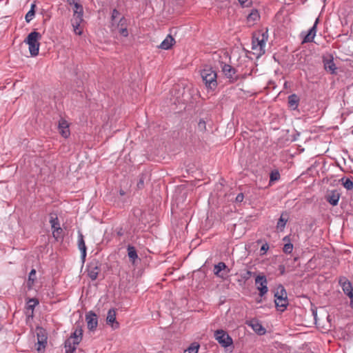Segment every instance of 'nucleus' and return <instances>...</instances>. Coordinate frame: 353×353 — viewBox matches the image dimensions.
<instances>
[{"instance_id":"393cba45","label":"nucleus","mask_w":353,"mask_h":353,"mask_svg":"<svg viewBox=\"0 0 353 353\" xmlns=\"http://www.w3.org/2000/svg\"><path fill=\"white\" fill-rule=\"evenodd\" d=\"M73 15L72 17H83V6L80 3V1L72 6Z\"/></svg>"},{"instance_id":"4be33fe9","label":"nucleus","mask_w":353,"mask_h":353,"mask_svg":"<svg viewBox=\"0 0 353 353\" xmlns=\"http://www.w3.org/2000/svg\"><path fill=\"white\" fill-rule=\"evenodd\" d=\"M123 27H128V20L124 17H121L118 21L112 23L111 30L112 32H117V29Z\"/></svg>"},{"instance_id":"c85d7f7f","label":"nucleus","mask_w":353,"mask_h":353,"mask_svg":"<svg viewBox=\"0 0 353 353\" xmlns=\"http://www.w3.org/2000/svg\"><path fill=\"white\" fill-rule=\"evenodd\" d=\"M248 21L249 22H254L259 19V14L256 10H253L252 12L248 14Z\"/></svg>"},{"instance_id":"6e6552de","label":"nucleus","mask_w":353,"mask_h":353,"mask_svg":"<svg viewBox=\"0 0 353 353\" xmlns=\"http://www.w3.org/2000/svg\"><path fill=\"white\" fill-rule=\"evenodd\" d=\"M37 350L39 352H43L47 345V332L46 330L42 327H37Z\"/></svg>"},{"instance_id":"f257e3e1","label":"nucleus","mask_w":353,"mask_h":353,"mask_svg":"<svg viewBox=\"0 0 353 353\" xmlns=\"http://www.w3.org/2000/svg\"><path fill=\"white\" fill-rule=\"evenodd\" d=\"M202 80L208 90L214 91L217 88V74L210 67H205L201 70Z\"/></svg>"},{"instance_id":"b1692460","label":"nucleus","mask_w":353,"mask_h":353,"mask_svg":"<svg viewBox=\"0 0 353 353\" xmlns=\"http://www.w3.org/2000/svg\"><path fill=\"white\" fill-rule=\"evenodd\" d=\"M299 98L295 94H292L288 97V105L293 110H296L299 105Z\"/></svg>"},{"instance_id":"cd10ccee","label":"nucleus","mask_w":353,"mask_h":353,"mask_svg":"<svg viewBox=\"0 0 353 353\" xmlns=\"http://www.w3.org/2000/svg\"><path fill=\"white\" fill-rule=\"evenodd\" d=\"M36 8V6L34 4H32L30 10L28 12V13L26 14L25 19L27 23H30L35 14V10L34 8Z\"/></svg>"},{"instance_id":"f03ea898","label":"nucleus","mask_w":353,"mask_h":353,"mask_svg":"<svg viewBox=\"0 0 353 353\" xmlns=\"http://www.w3.org/2000/svg\"><path fill=\"white\" fill-rule=\"evenodd\" d=\"M83 330L79 325H77L75 330L71 336L65 341V353H73L76 349L77 345L82 340Z\"/></svg>"},{"instance_id":"39448f33","label":"nucleus","mask_w":353,"mask_h":353,"mask_svg":"<svg viewBox=\"0 0 353 353\" xmlns=\"http://www.w3.org/2000/svg\"><path fill=\"white\" fill-rule=\"evenodd\" d=\"M221 68V72L230 83H234L239 79V76L236 74V70L232 65L222 62Z\"/></svg>"},{"instance_id":"aec40b11","label":"nucleus","mask_w":353,"mask_h":353,"mask_svg":"<svg viewBox=\"0 0 353 353\" xmlns=\"http://www.w3.org/2000/svg\"><path fill=\"white\" fill-rule=\"evenodd\" d=\"M78 248L81 251V258L83 262H84L86 257L87 248L83 239V235L80 231L78 232Z\"/></svg>"},{"instance_id":"473e14b6","label":"nucleus","mask_w":353,"mask_h":353,"mask_svg":"<svg viewBox=\"0 0 353 353\" xmlns=\"http://www.w3.org/2000/svg\"><path fill=\"white\" fill-rule=\"evenodd\" d=\"M199 348V345L196 343H193L184 351V353H198Z\"/></svg>"},{"instance_id":"a19ab883","label":"nucleus","mask_w":353,"mask_h":353,"mask_svg":"<svg viewBox=\"0 0 353 353\" xmlns=\"http://www.w3.org/2000/svg\"><path fill=\"white\" fill-rule=\"evenodd\" d=\"M35 276H36V270L34 269H32L30 271V272L29 273V276H28L29 281H32V283H33L35 280Z\"/></svg>"},{"instance_id":"ddd939ff","label":"nucleus","mask_w":353,"mask_h":353,"mask_svg":"<svg viewBox=\"0 0 353 353\" xmlns=\"http://www.w3.org/2000/svg\"><path fill=\"white\" fill-rule=\"evenodd\" d=\"M85 321L88 328L90 331L95 330L98 325V319L97 314L92 311L88 312L85 314Z\"/></svg>"},{"instance_id":"f704fd0d","label":"nucleus","mask_w":353,"mask_h":353,"mask_svg":"<svg viewBox=\"0 0 353 353\" xmlns=\"http://www.w3.org/2000/svg\"><path fill=\"white\" fill-rule=\"evenodd\" d=\"M120 16V12L119 11L114 8L112 10V13H111V21L110 23H114L117 21V19L119 18V17Z\"/></svg>"},{"instance_id":"6ab92c4d","label":"nucleus","mask_w":353,"mask_h":353,"mask_svg":"<svg viewBox=\"0 0 353 353\" xmlns=\"http://www.w3.org/2000/svg\"><path fill=\"white\" fill-rule=\"evenodd\" d=\"M319 22V19H316L313 26L310 29L307 34H306L303 39V43H310L313 41L314 38L316 33V26Z\"/></svg>"},{"instance_id":"8fccbe9b","label":"nucleus","mask_w":353,"mask_h":353,"mask_svg":"<svg viewBox=\"0 0 353 353\" xmlns=\"http://www.w3.org/2000/svg\"><path fill=\"white\" fill-rule=\"evenodd\" d=\"M244 78H245V74L242 76V79H244Z\"/></svg>"},{"instance_id":"20e7f679","label":"nucleus","mask_w":353,"mask_h":353,"mask_svg":"<svg viewBox=\"0 0 353 353\" xmlns=\"http://www.w3.org/2000/svg\"><path fill=\"white\" fill-rule=\"evenodd\" d=\"M41 34L37 32H31L24 40V42L28 45L30 54L32 57L38 55L39 51L40 43L39 41L41 39Z\"/></svg>"},{"instance_id":"412c9836","label":"nucleus","mask_w":353,"mask_h":353,"mask_svg":"<svg viewBox=\"0 0 353 353\" xmlns=\"http://www.w3.org/2000/svg\"><path fill=\"white\" fill-rule=\"evenodd\" d=\"M323 64L324 68L327 72H329L331 74H334L336 72V67L332 57L328 59L324 58Z\"/></svg>"},{"instance_id":"37998d69","label":"nucleus","mask_w":353,"mask_h":353,"mask_svg":"<svg viewBox=\"0 0 353 353\" xmlns=\"http://www.w3.org/2000/svg\"><path fill=\"white\" fill-rule=\"evenodd\" d=\"M252 274V272L251 271L248 270L242 275V278L245 280H248L251 277Z\"/></svg>"},{"instance_id":"1a4fd4ad","label":"nucleus","mask_w":353,"mask_h":353,"mask_svg":"<svg viewBox=\"0 0 353 353\" xmlns=\"http://www.w3.org/2000/svg\"><path fill=\"white\" fill-rule=\"evenodd\" d=\"M339 282L343 292L350 299V305L353 308V288L351 283L345 276L341 277Z\"/></svg>"},{"instance_id":"bb28decb","label":"nucleus","mask_w":353,"mask_h":353,"mask_svg":"<svg viewBox=\"0 0 353 353\" xmlns=\"http://www.w3.org/2000/svg\"><path fill=\"white\" fill-rule=\"evenodd\" d=\"M128 256L133 263H134L135 260L138 259V255L137 253V250L132 245H128Z\"/></svg>"},{"instance_id":"7c9ffc66","label":"nucleus","mask_w":353,"mask_h":353,"mask_svg":"<svg viewBox=\"0 0 353 353\" xmlns=\"http://www.w3.org/2000/svg\"><path fill=\"white\" fill-rule=\"evenodd\" d=\"M280 173L277 170H272L270 174V184L272 182L279 180Z\"/></svg>"},{"instance_id":"c03bdc74","label":"nucleus","mask_w":353,"mask_h":353,"mask_svg":"<svg viewBox=\"0 0 353 353\" xmlns=\"http://www.w3.org/2000/svg\"><path fill=\"white\" fill-rule=\"evenodd\" d=\"M244 195L243 193H239L235 199L236 202L241 203L243 201Z\"/></svg>"},{"instance_id":"2f4dec72","label":"nucleus","mask_w":353,"mask_h":353,"mask_svg":"<svg viewBox=\"0 0 353 353\" xmlns=\"http://www.w3.org/2000/svg\"><path fill=\"white\" fill-rule=\"evenodd\" d=\"M341 181L342 184L347 190H350L353 188V182L349 178H342Z\"/></svg>"},{"instance_id":"72a5a7b5","label":"nucleus","mask_w":353,"mask_h":353,"mask_svg":"<svg viewBox=\"0 0 353 353\" xmlns=\"http://www.w3.org/2000/svg\"><path fill=\"white\" fill-rule=\"evenodd\" d=\"M50 223L51 224L52 230H53L56 228H59V221L57 216H50Z\"/></svg>"},{"instance_id":"58836bf2","label":"nucleus","mask_w":353,"mask_h":353,"mask_svg":"<svg viewBox=\"0 0 353 353\" xmlns=\"http://www.w3.org/2000/svg\"><path fill=\"white\" fill-rule=\"evenodd\" d=\"M198 130L202 132L206 130V123L203 120L199 121L198 123Z\"/></svg>"},{"instance_id":"f8f14e48","label":"nucleus","mask_w":353,"mask_h":353,"mask_svg":"<svg viewBox=\"0 0 353 353\" xmlns=\"http://www.w3.org/2000/svg\"><path fill=\"white\" fill-rule=\"evenodd\" d=\"M213 271L216 276L221 279H225L230 272V270L223 262H219L218 264L215 265Z\"/></svg>"},{"instance_id":"a878e982","label":"nucleus","mask_w":353,"mask_h":353,"mask_svg":"<svg viewBox=\"0 0 353 353\" xmlns=\"http://www.w3.org/2000/svg\"><path fill=\"white\" fill-rule=\"evenodd\" d=\"M288 222V216L286 214L282 213L276 224V228L283 231L285 227L286 223Z\"/></svg>"},{"instance_id":"423d86ee","label":"nucleus","mask_w":353,"mask_h":353,"mask_svg":"<svg viewBox=\"0 0 353 353\" xmlns=\"http://www.w3.org/2000/svg\"><path fill=\"white\" fill-rule=\"evenodd\" d=\"M275 305L277 309L281 312L284 311L288 305L287 293L285 290L282 287L280 292H277L275 295Z\"/></svg>"},{"instance_id":"49530a36","label":"nucleus","mask_w":353,"mask_h":353,"mask_svg":"<svg viewBox=\"0 0 353 353\" xmlns=\"http://www.w3.org/2000/svg\"><path fill=\"white\" fill-rule=\"evenodd\" d=\"M248 0H239V3L243 6H247L246 3Z\"/></svg>"},{"instance_id":"4c0bfd02","label":"nucleus","mask_w":353,"mask_h":353,"mask_svg":"<svg viewBox=\"0 0 353 353\" xmlns=\"http://www.w3.org/2000/svg\"><path fill=\"white\" fill-rule=\"evenodd\" d=\"M145 179V175L141 174L139 176V181L137 182V186L139 189H142L144 187V182Z\"/></svg>"},{"instance_id":"2eb2a0df","label":"nucleus","mask_w":353,"mask_h":353,"mask_svg":"<svg viewBox=\"0 0 353 353\" xmlns=\"http://www.w3.org/2000/svg\"><path fill=\"white\" fill-rule=\"evenodd\" d=\"M107 324L110 325L114 330L119 327V323L116 320V310L113 308L110 309L106 317Z\"/></svg>"},{"instance_id":"4468645a","label":"nucleus","mask_w":353,"mask_h":353,"mask_svg":"<svg viewBox=\"0 0 353 353\" xmlns=\"http://www.w3.org/2000/svg\"><path fill=\"white\" fill-rule=\"evenodd\" d=\"M84 22L83 17H72L71 19L74 32L77 35H81L83 32L82 23Z\"/></svg>"},{"instance_id":"c9c22d12","label":"nucleus","mask_w":353,"mask_h":353,"mask_svg":"<svg viewBox=\"0 0 353 353\" xmlns=\"http://www.w3.org/2000/svg\"><path fill=\"white\" fill-rule=\"evenodd\" d=\"M293 250V244L291 243H287L284 245L283 251L285 254H290Z\"/></svg>"},{"instance_id":"c756f323","label":"nucleus","mask_w":353,"mask_h":353,"mask_svg":"<svg viewBox=\"0 0 353 353\" xmlns=\"http://www.w3.org/2000/svg\"><path fill=\"white\" fill-rule=\"evenodd\" d=\"M52 235L53 237L57 240L59 241V239H63V229L59 228H56L52 230Z\"/></svg>"},{"instance_id":"5701e85b","label":"nucleus","mask_w":353,"mask_h":353,"mask_svg":"<svg viewBox=\"0 0 353 353\" xmlns=\"http://www.w3.org/2000/svg\"><path fill=\"white\" fill-rule=\"evenodd\" d=\"M174 43V39L170 34H168L165 37V39L161 42V43L159 46V48L163 50H169Z\"/></svg>"},{"instance_id":"de8ad7c7","label":"nucleus","mask_w":353,"mask_h":353,"mask_svg":"<svg viewBox=\"0 0 353 353\" xmlns=\"http://www.w3.org/2000/svg\"><path fill=\"white\" fill-rule=\"evenodd\" d=\"M289 237L288 236H285L283 239V241H289Z\"/></svg>"},{"instance_id":"a211bd4d","label":"nucleus","mask_w":353,"mask_h":353,"mask_svg":"<svg viewBox=\"0 0 353 353\" xmlns=\"http://www.w3.org/2000/svg\"><path fill=\"white\" fill-rule=\"evenodd\" d=\"M247 325L251 327L253 329V330L259 335H262L265 333V329L256 319H251L250 321L247 322Z\"/></svg>"},{"instance_id":"0eeeda50","label":"nucleus","mask_w":353,"mask_h":353,"mask_svg":"<svg viewBox=\"0 0 353 353\" xmlns=\"http://www.w3.org/2000/svg\"><path fill=\"white\" fill-rule=\"evenodd\" d=\"M214 336L219 343L224 347H228L233 343L232 339L223 330H216Z\"/></svg>"},{"instance_id":"9b49d317","label":"nucleus","mask_w":353,"mask_h":353,"mask_svg":"<svg viewBox=\"0 0 353 353\" xmlns=\"http://www.w3.org/2000/svg\"><path fill=\"white\" fill-rule=\"evenodd\" d=\"M255 285L257 290L259 291V295L261 297L263 296L268 292V281L265 276H257L255 279Z\"/></svg>"},{"instance_id":"dca6fc26","label":"nucleus","mask_w":353,"mask_h":353,"mask_svg":"<svg viewBox=\"0 0 353 353\" xmlns=\"http://www.w3.org/2000/svg\"><path fill=\"white\" fill-rule=\"evenodd\" d=\"M340 193L337 190H333L327 192L325 199L326 201L332 205L335 206L338 204Z\"/></svg>"},{"instance_id":"79ce46f5","label":"nucleus","mask_w":353,"mask_h":353,"mask_svg":"<svg viewBox=\"0 0 353 353\" xmlns=\"http://www.w3.org/2000/svg\"><path fill=\"white\" fill-rule=\"evenodd\" d=\"M268 249H269V245L267 243L262 245L261 250H260V251L261 252V254H264L265 253H266V252L268 250Z\"/></svg>"},{"instance_id":"9d476101","label":"nucleus","mask_w":353,"mask_h":353,"mask_svg":"<svg viewBox=\"0 0 353 353\" xmlns=\"http://www.w3.org/2000/svg\"><path fill=\"white\" fill-rule=\"evenodd\" d=\"M87 272L91 280H96L99 273L101 272V263L99 261L97 260L91 261L88 265Z\"/></svg>"},{"instance_id":"09e8293b","label":"nucleus","mask_w":353,"mask_h":353,"mask_svg":"<svg viewBox=\"0 0 353 353\" xmlns=\"http://www.w3.org/2000/svg\"><path fill=\"white\" fill-rule=\"evenodd\" d=\"M120 194L121 195H124L125 194V192L123 190H120Z\"/></svg>"},{"instance_id":"f3484780","label":"nucleus","mask_w":353,"mask_h":353,"mask_svg":"<svg viewBox=\"0 0 353 353\" xmlns=\"http://www.w3.org/2000/svg\"><path fill=\"white\" fill-rule=\"evenodd\" d=\"M58 128L59 133L64 138H68L70 134L69 124L67 121L63 119H61L59 121Z\"/></svg>"},{"instance_id":"e433bc0d","label":"nucleus","mask_w":353,"mask_h":353,"mask_svg":"<svg viewBox=\"0 0 353 353\" xmlns=\"http://www.w3.org/2000/svg\"><path fill=\"white\" fill-rule=\"evenodd\" d=\"M117 32L121 36L127 37L128 36V27L120 28L117 30Z\"/></svg>"},{"instance_id":"7ed1b4c3","label":"nucleus","mask_w":353,"mask_h":353,"mask_svg":"<svg viewBox=\"0 0 353 353\" xmlns=\"http://www.w3.org/2000/svg\"><path fill=\"white\" fill-rule=\"evenodd\" d=\"M268 34L266 32H257L254 34L252 41V49L255 51L254 54L258 56L265 54V44L268 41Z\"/></svg>"},{"instance_id":"ea45409f","label":"nucleus","mask_w":353,"mask_h":353,"mask_svg":"<svg viewBox=\"0 0 353 353\" xmlns=\"http://www.w3.org/2000/svg\"><path fill=\"white\" fill-rule=\"evenodd\" d=\"M39 303L36 299H31L28 301V308L33 310L34 307Z\"/></svg>"},{"instance_id":"a18cd8bd","label":"nucleus","mask_w":353,"mask_h":353,"mask_svg":"<svg viewBox=\"0 0 353 353\" xmlns=\"http://www.w3.org/2000/svg\"><path fill=\"white\" fill-rule=\"evenodd\" d=\"M80 0H68V3L70 6H73L75 3H78Z\"/></svg>"}]
</instances>
